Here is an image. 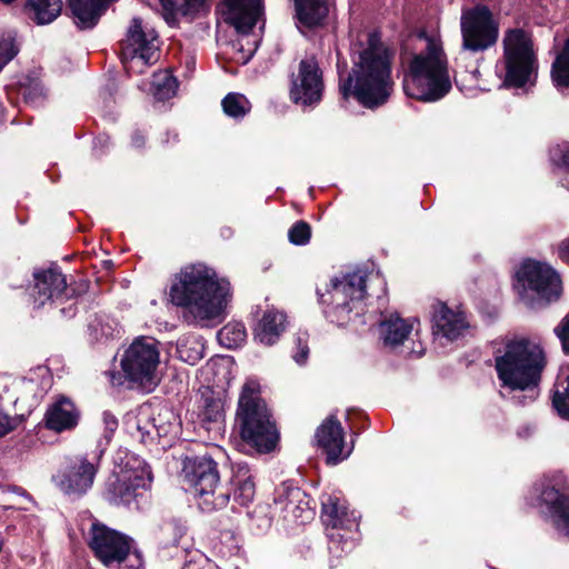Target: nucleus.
I'll return each mask as SVG.
<instances>
[{
    "label": "nucleus",
    "mask_w": 569,
    "mask_h": 569,
    "mask_svg": "<svg viewBox=\"0 0 569 569\" xmlns=\"http://www.w3.org/2000/svg\"><path fill=\"white\" fill-rule=\"evenodd\" d=\"M181 569H218L211 563H206L203 566H200L199 563L194 561L187 562Z\"/></svg>",
    "instance_id": "nucleus-46"
},
{
    "label": "nucleus",
    "mask_w": 569,
    "mask_h": 569,
    "mask_svg": "<svg viewBox=\"0 0 569 569\" xmlns=\"http://www.w3.org/2000/svg\"><path fill=\"white\" fill-rule=\"evenodd\" d=\"M200 359V355L197 353L194 357H191V361L194 362L196 360Z\"/></svg>",
    "instance_id": "nucleus-50"
},
{
    "label": "nucleus",
    "mask_w": 569,
    "mask_h": 569,
    "mask_svg": "<svg viewBox=\"0 0 569 569\" xmlns=\"http://www.w3.org/2000/svg\"><path fill=\"white\" fill-rule=\"evenodd\" d=\"M132 142L136 147H142L144 144V138L140 133H136L132 137Z\"/></svg>",
    "instance_id": "nucleus-47"
},
{
    "label": "nucleus",
    "mask_w": 569,
    "mask_h": 569,
    "mask_svg": "<svg viewBox=\"0 0 569 569\" xmlns=\"http://www.w3.org/2000/svg\"><path fill=\"white\" fill-rule=\"evenodd\" d=\"M403 90L408 97L428 102L443 98L451 90L447 56L438 40L427 38L426 50L412 58Z\"/></svg>",
    "instance_id": "nucleus-5"
},
{
    "label": "nucleus",
    "mask_w": 569,
    "mask_h": 569,
    "mask_svg": "<svg viewBox=\"0 0 569 569\" xmlns=\"http://www.w3.org/2000/svg\"><path fill=\"white\" fill-rule=\"evenodd\" d=\"M323 90L322 72L315 57L300 60L297 72L290 77V99L302 106L320 101Z\"/></svg>",
    "instance_id": "nucleus-13"
},
{
    "label": "nucleus",
    "mask_w": 569,
    "mask_h": 569,
    "mask_svg": "<svg viewBox=\"0 0 569 569\" xmlns=\"http://www.w3.org/2000/svg\"><path fill=\"white\" fill-rule=\"evenodd\" d=\"M111 382H112V385H117V386H120L123 383L121 380V377H117L114 373H111Z\"/></svg>",
    "instance_id": "nucleus-48"
},
{
    "label": "nucleus",
    "mask_w": 569,
    "mask_h": 569,
    "mask_svg": "<svg viewBox=\"0 0 569 569\" xmlns=\"http://www.w3.org/2000/svg\"><path fill=\"white\" fill-rule=\"evenodd\" d=\"M236 422L241 439L257 452L268 453L277 447L279 430L256 380H247L241 388Z\"/></svg>",
    "instance_id": "nucleus-4"
},
{
    "label": "nucleus",
    "mask_w": 569,
    "mask_h": 569,
    "mask_svg": "<svg viewBox=\"0 0 569 569\" xmlns=\"http://www.w3.org/2000/svg\"><path fill=\"white\" fill-rule=\"evenodd\" d=\"M528 398L530 399V401H532L535 399V396L530 395Z\"/></svg>",
    "instance_id": "nucleus-52"
},
{
    "label": "nucleus",
    "mask_w": 569,
    "mask_h": 569,
    "mask_svg": "<svg viewBox=\"0 0 569 569\" xmlns=\"http://www.w3.org/2000/svg\"><path fill=\"white\" fill-rule=\"evenodd\" d=\"M16 0H0V2L4 3V4H10L12 2H14Z\"/></svg>",
    "instance_id": "nucleus-49"
},
{
    "label": "nucleus",
    "mask_w": 569,
    "mask_h": 569,
    "mask_svg": "<svg viewBox=\"0 0 569 569\" xmlns=\"http://www.w3.org/2000/svg\"><path fill=\"white\" fill-rule=\"evenodd\" d=\"M33 302L42 307L47 302H62L73 297L74 290L67 284L66 277L58 268H48L33 272Z\"/></svg>",
    "instance_id": "nucleus-15"
},
{
    "label": "nucleus",
    "mask_w": 569,
    "mask_h": 569,
    "mask_svg": "<svg viewBox=\"0 0 569 569\" xmlns=\"http://www.w3.org/2000/svg\"><path fill=\"white\" fill-rule=\"evenodd\" d=\"M550 161L569 171V142L562 141L552 146L549 150Z\"/></svg>",
    "instance_id": "nucleus-36"
},
{
    "label": "nucleus",
    "mask_w": 569,
    "mask_h": 569,
    "mask_svg": "<svg viewBox=\"0 0 569 569\" xmlns=\"http://www.w3.org/2000/svg\"><path fill=\"white\" fill-rule=\"evenodd\" d=\"M88 545L104 566H110L114 562L121 563L128 558L132 539L96 521L89 530Z\"/></svg>",
    "instance_id": "nucleus-12"
},
{
    "label": "nucleus",
    "mask_w": 569,
    "mask_h": 569,
    "mask_svg": "<svg viewBox=\"0 0 569 569\" xmlns=\"http://www.w3.org/2000/svg\"><path fill=\"white\" fill-rule=\"evenodd\" d=\"M298 20L306 27L319 26L328 14L327 0H295Z\"/></svg>",
    "instance_id": "nucleus-27"
},
{
    "label": "nucleus",
    "mask_w": 569,
    "mask_h": 569,
    "mask_svg": "<svg viewBox=\"0 0 569 569\" xmlns=\"http://www.w3.org/2000/svg\"><path fill=\"white\" fill-rule=\"evenodd\" d=\"M433 333L453 341L468 329L466 317L460 311H453L442 302L433 306Z\"/></svg>",
    "instance_id": "nucleus-21"
},
{
    "label": "nucleus",
    "mask_w": 569,
    "mask_h": 569,
    "mask_svg": "<svg viewBox=\"0 0 569 569\" xmlns=\"http://www.w3.org/2000/svg\"><path fill=\"white\" fill-rule=\"evenodd\" d=\"M557 254L561 261L569 263V237L559 242Z\"/></svg>",
    "instance_id": "nucleus-45"
},
{
    "label": "nucleus",
    "mask_w": 569,
    "mask_h": 569,
    "mask_svg": "<svg viewBox=\"0 0 569 569\" xmlns=\"http://www.w3.org/2000/svg\"><path fill=\"white\" fill-rule=\"evenodd\" d=\"M366 296V276L361 271L346 274L341 280L332 284L330 291V303L338 318L345 320L356 303H359Z\"/></svg>",
    "instance_id": "nucleus-16"
},
{
    "label": "nucleus",
    "mask_w": 569,
    "mask_h": 569,
    "mask_svg": "<svg viewBox=\"0 0 569 569\" xmlns=\"http://www.w3.org/2000/svg\"><path fill=\"white\" fill-rule=\"evenodd\" d=\"M322 520L327 527H347L348 511L337 497H327L322 501Z\"/></svg>",
    "instance_id": "nucleus-30"
},
{
    "label": "nucleus",
    "mask_w": 569,
    "mask_h": 569,
    "mask_svg": "<svg viewBox=\"0 0 569 569\" xmlns=\"http://www.w3.org/2000/svg\"><path fill=\"white\" fill-rule=\"evenodd\" d=\"M151 481L149 466L136 456H128L119 472L107 482V499L114 505H130L150 488Z\"/></svg>",
    "instance_id": "nucleus-10"
},
{
    "label": "nucleus",
    "mask_w": 569,
    "mask_h": 569,
    "mask_svg": "<svg viewBox=\"0 0 569 569\" xmlns=\"http://www.w3.org/2000/svg\"><path fill=\"white\" fill-rule=\"evenodd\" d=\"M308 338L309 335L307 332H298L295 337L293 343H295V351L292 353V358L299 365H302L306 362L309 356V346H308Z\"/></svg>",
    "instance_id": "nucleus-40"
},
{
    "label": "nucleus",
    "mask_w": 569,
    "mask_h": 569,
    "mask_svg": "<svg viewBox=\"0 0 569 569\" xmlns=\"http://www.w3.org/2000/svg\"><path fill=\"white\" fill-rule=\"evenodd\" d=\"M126 429L131 438L141 443L154 440L156 437H166L172 429L170 422H162V416L153 418L148 409H140L137 415H129L126 419Z\"/></svg>",
    "instance_id": "nucleus-20"
},
{
    "label": "nucleus",
    "mask_w": 569,
    "mask_h": 569,
    "mask_svg": "<svg viewBox=\"0 0 569 569\" xmlns=\"http://www.w3.org/2000/svg\"><path fill=\"white\" fill-rule=\"evenodd\" d=\"M286 329V316L276 310L263 313L254 328V339L264 346H272Z\"/></svg>",
    "instance_id": "nucleus-26"
},
{
    "label": "nucleus",
    "mask_w": 569,
    "mask_h": 569,
    "mask_svg": "<svg viewBox=\"0 0 569 569\" xmlns=\"http://www.w3.org/2000/svg\"><path fill=\"white\" fill-rule=\"evenodd\" d=\"M202 420L207 422H217L223 416L222 403L219 399L213 397L204 398V405L202 408Z\"/></svg>",
    "instance_id": "nucleus-38"
},
{
    "label": "nucleus",
    "mask_w": 569,
    "mask_h": 569,
    "mask_svg": "<svg viewBox=\"0 0 569 569\" xmlns=\"http://www.w3.org/2000/svg\"><path fill=\"white\" fill-rule=\"evenodd\" d=\"M154 97L158 100L164 101L176 94L177 80L169 72H162L154 76L153 79Z\"/></svg>",
    "instance_id": "nucleus-34"
},
{
    "label": "nucleus",
    "mask_w": 569,
    "mask_h": 569,
    "mask_svg": "<svg viewBox=\"0 0 569 569\" xmlns=\"http://www.w3.org/2000/svg\"><path fill=\"white\" fill-rule=\"evenodd\" d=\"M221 13L238 33L248 34L262 13L261 0H224Z\"/></svg>",
    "instance_id": "nucleus-19"
},
{
    "label": "nucleus",
    "mask_w": 569,
    "mask_h": 569,
    "mask_svg": "<svg viewBox=\"0 0 569 569\" xmlns=\"http://www.w3.org/2000/svg\"><path fill=\"white\" fill-rule=\"evenodd\" d=\"M206 0H184V6L188 11H196L204 4ZM162 8V16L167 23L174 26L178 21L177 9L173 0H160Z\"/></svg>",
    "instance_id": "nucleus-35"
},
{
    "label": "nucleus",
    "mask_w": 569,
    "mask_h": 569,
    "mask_svg": "<svg viewBox=\"0 0 569 569\" xmlns=\"http://www.w3.org/2000/svg\"><path fill=\"white\" fill-rule=\"evenodd\" d=\"M502 48L506 84L523 87L537 63L531 36L521 28H509L503 33Z\"/></svg>",
    "instance_id": "nucleus-7"
},
{
    "label": "nucleus",
    "mask_w": 569,
    "mask_h": 569,
    "mask_svg": "<svg viewBox=\"0 0 569 569\" xmlns=\"http://www.w3.org/2000/svg\"><path fill=\"white\" fill-rule=\"evenodd\" d=\"M461 50L482 53L492 48L499 38V22L483 4L466 9L460 18Z\"/></svg>",
    "instance_id": "nucleus-9"
},
{
    "label": "nucleus",
    "mask_w": 569,
    "mask_h": 569,
    "mask_svg": "<svg viewBox=\"0 0 569 569\" xmlns=\"http://www.w3.org/2000/svg\"><path fill=\"white\" fill-rule=\"evenodd\" d=\"M102 423L106 432L104 437L107 441H109L114 430L118 428V420L112 413L106 411L102 415Z\"/></svg>",
    "instance_id": "nucleus-43"
},
{
    "label": "nucleus",
    "mask_w": 569,
    "mask_h": 569,
    "mask_svg": "<svg viewBox=\"0 0 569 569\" xmlns=\"http://www.w3.org/2000/svg\"><path fill=\"white\" fill-rule=\"evenodd\" d=\"M251 56H252V52H250V53L244 58V60H243V61H244V62H247V61L250 59V57H251Z\"/></svg>",
    "instance_id": "nucleus-51"
},
{
    "label": "nucleus",
    "mask_w": 569,
    "mask_h": 569,
    "mask_svg": "<svg viewBox=\"0 0 569 569\" xmlns=\"http://www.w3.org/2000/svg\"><path fill=\"white\" fill-rule=\"evenodd\" d=\"M555 333L561 341L565 353H569V313L555 328Z\"/></svg>",
    "instance_id": "nucleus-42"
},
{
    "label": "nucleus",
    "mask_w": 569,
    "mask_h": 569,
    "mask_svg": "<svg viewBox=\"0 0 569 569\" xmlns=\"http://www.w3.org/2000/svg\"><path fill=\"white\" fill-rule=\"evenodd\" d=\"M547 366L542 348L527 338L511 340L503 355L496 357L495 368L503 387L533 392Z\"/></svg>",
    "instance_id": "nucleus-6"
},
{
    "label": "nucleus",
    "mask_w": 569,
    "mask_h": 569,
    "mask_svg": "<svg viewBox=\"0 0 569 569\" xmlns=\"http://www.w3.org/2000/svg\"><path fill=\"white\" fill-rule=\"evenodd\" d=\"M541 500L548 507L553 528L560 535L569 537V496L547 488L541 493Z\"/></svg>",
    "instance_id": "nucleus-23"
},
{
    "label": "nucleus",
    "mask_w": 569,
    "mask_h": 569,
    "mask_svg": "<svg viewBox=\"0 0 569 569\" xmlns=\"http://www.w3.org/2000/svg\"><path fill=\"white\" fill-rule=\"evenodd\" d=\"M221 104L224 113L232 118H242L250 110L249 101L240 93H228Z\"/></svg>",
    "instance_id": "nucleus-33"
},
{
    "label": "nucleus",
    "mask_w": 569,
    "mask_h": 569,
    "mask_svg": "<svg viewBox=\"0 0 569 569\" xmlns=\"http://www.w3.org/2000/svg\"><path fill=\"white\" fill-rule=\"evenodd\" d=\"M519 278L529 290L546 301L557 300L561 295L560 276L547 263L538 261L523 263Z\"/></svg>",
    "instance_id": "nucleus-14"
},
{
    "label": "nucleus",
    "mask_w": 569,
    "mask_h": 569,
    "mask_svg": "<svg viewBox=\"0 0 569 569\" xmlns=\"http://www.w3.org/2000/svg\"><path fill=\"white\" fill-rule=\"evenodd\" d=\"M157 36L144 31L141 20L133 18L126 38L120 43L121 62L128 73H142L158 59Z\"/></svg>",
    "instance_id": "nucleus-11"
},
{
    "label": "nucleus",
    "mask_w": 569,
    "mask_h": 569,
    "mask_svg": "<svg viewBox=\"0 0 569 569\" xmlns=\"http://www.w3.org/2000/svg\"><path fill=\"white\" fill-rule=\"evenodd\" d=\"M416 320H407L398 315H390L379 323L380 338L385 346L395 348L407 340L413 330Z\"/></svg>",
    "instance_id": "nucleus-24"
},
{
    "label": "nucleus",
    "mask_w": 569,
    "mask_h": 569,
    "mask_svg": "<svg viewBox=\"0 0 569 569\" xmlns=\"http://www.w3.org/2000/svg\"><path fill=\"white\" fill-rule=\"evenodd\" d=\"M391 61L392 52L381 41L379 33L370 32L366 47L359 52L351 72L340 87L343 97L352 94L369 109L385 104L395 87Z\"/></svg>",
    "instance_id": "nucleus-2"
},
{
    "label": "nucleus",
    "mask_w": 569,
    "mask_h": 569,
    "mask_svg": "<svg viewBox=\"0 0 569 569\" xmlns=\"http://www.w3.org/2000/svg\"><path fill=\"white\" fill-rule=\"evenodd\" d=\"M16 420L0 411V438L12 431Z\"/></svg>",
    "instance_id": "nucleus-44"
},
{
    "label": "nucleus",
    "mask_w": 569,
    "mask_h": 569,
    "mask_svg": "<svg viewBox=\"0 0 569 569\" xmlns=\"http://www.w3.org/2000/svg\"><path fill=\"white\" fill-rule=\"evenodd\" d=\"M90 335L93 339L100 340L102 338H108L112 335L111 325L106 321L102 317H97L89 325Z\"/></svg>",
    "instance_id": "nucleus-41"
},
{
    "label": "nucleus",
    "mask_w": 569,
    "mask_h": 569,
    "mask_svg": "<svg viewBox=\"0 0 569 569\" xmlns=\"http://www.w3.org/2000/svg\"><path fill=\"white\" fill-rule=\"evenodd\" d=\"M61 0H28L29 18L37 24L43 26L54 21L61 13Z\"/></svg>",
    "instance_id": "nucleus-29"
},
{
    "label": "nucleus",
    "mask_w": 569,
    "mask_h": 569,
    "mask_svg": "<svg viewBox=\"0 0 569 569\" xmlns=\"http://www.w3.org/2000/svg\"><path fill=\"white\" fill-rule=\"evenodd\" d=\"M182 475L193 487L200 508L213 511L224 508L231 492L233 499L241 506L249 505L256 493V486L246 465H238L233 470L231 487L220 483L217 463L207 456L186 457L182 463Z\"/></svg>",
    "instance_id": "nucleus-3"
},
{
    "label": "nucleus",
    "mask_w": 569,
    "mask_h": 569,
    "mask_svg": "<svg viewBox=\"0 0 569 569\" xmlns=\"http://www.w3.org/2000/svg\"><path fill=\"white\" fill-rule=\"evenodd\" d=\"M44 417L48 429L62 432L71 430L78 425L80 411L70 399L60 397L49 406Z\"/></svg>",
    "instance_id": "nucleus-22"
},
{
    "label": "nucleus",
    "mask_w": 569,
    "mask_h": 569,
    "mask_svg": "<svg viewBox=\"0 0 569 569\" xmlns=\"http://www.w3.org/2000/svg\"><path fill=\"white\" fill-rule=\"evenodd\" d=\"M316 440L318 447L326 453L328 465H337L347 459L353 448L345 441V432L340 421L335 417H328L317 429Z\"/></svg>",
    "instance_id": "nucleus-18"
},
{
    "label": "nucleus",
    "mask_w": 569,
    "mask_h": 569,
    "mask_svg": "<svg viewBox=\"0 0 569 569\" xmlns=\"http://www.w3.org/2000/svg\"><path fill=\"white\" fill-rule=\"evenodd\" d=\"M97 466L87 457L76 456L68 460L63 472L54 477L57 486L68 495H82L93 483Z\"/></svg>",
    "instance_id": "nucleus-17"
},
{
    "label": "nucleus",
    "mask_w": 569,
    "mask_h": 569,
    "mask_svg": "<svg viewBox=\"0 0 569 569\" xmlns=\"http://www.w3.org/2000/svg\"><path fill=\"white\" fill-rule=\"evenodd\" d=\"M159 363L158 342L148 337L136 338L124 350L120 360L124 379L144 389H151L157 385Z\"/></svg>",
    "instance_id": "nucleus-8"
},
{
    "label": "nucleus",
    "mask_w": 569,
    "mask_h": 569,
    "mask_svg": "<svg viewBox=\"0 0 569 569\" xmlns=\"http://www.w3.org/2000/svg\"><path fill=\"white\" fill-rule=\"evenodd\" d=\"M551 77L557 87H569V38L552 63Z\"/></svg>",
    "instance_id": "nucleus-31"
},
{
    "label": "nucleus",
    "mask_w": 569,
    "mask_h": 569,
    "mask_svg": "<svg viewBox=\"0 0 569 569\" xmlns=\"http://www.w3.org/2000/svg\"><path fill=\"white\" fill-rule=\"evenodd\" d=\"M109 0H68L76 24L80 29L93 28Z\"/></svg>",
    "instance_id": "nucleus-25"
},
{
    "label": "nucleus",
    "mask_w": 569,
    "mask_h": 569,
    "mask_svg": "<svg viewBox=\"0 0 569 569\" xmlns=\"http://www.w3.org/2000/svg\"><path fill=\"white\" fill-rule=\"evenodd\" d=\"M276 502L292 515H306V518H310L313 515V511L308 506L309 500L306 493L299 488L284 487L276 498Z\"/></svg>",
    "instance_id": "nucleus-28"
},
{
    "label": "nucleus",
    "mask_w": 569,
    "mask_h": 569,
    "mask_svg": "<svg viewBox=\"0 0 569 569\" xmlns=\"http://www.w3.org/2000/svg\"><path fill=\"white\" fill-rule=\"evenodd\" d=\"M247 337L246 329L241 323H228L218 332V340L226 348L232 349L244 342Z\"/></svg>",
    "instance_id": "nucleus-32"
},
{
    "label": "nucleus",
    "mask_w": 569,
    "mask_h": 569,
    "mask_svg": "<svg viewBox=\"0 0 569 569\" xmlns=\"http://www.w3.org/2000/svg\"><path fill=\"white\" fill-rule=\"evenodd\" d=\"M230 298V282L203 262L184 264L171 279L169 299L192 323L220 319Z\"/></svg>",
    "instance_id": "nucleus-1"
},
{
    "label": "nucleus",
    "mask_w": 569,
    "mask_h": 569,
    "mask_svg": "<svg viewBox=\"0 0 569 569\" xmlns=\"http://www.w3.org/2000/svg\"><path fill=\"white\" fill-rule=\"evenodd\" d=\"M563 390H557L552 398V403L559 416L569 420V376L566 379Z\"/></svg>",
    "instance_id": "nucleus-39"
},
{
    "label": "nucleus",
    "mask_w": 569,
    "mask_h": 569,
    "mask_svg": "<svg viewBox=\"0 0 569 569\" xmlns=\"http://www.w3.org/2000/svg\"><path fill=\"white\" fill-rule=\"evenodd\" d=\"M288 238L296 246H305L311 238V228L307 222L298 221L289 229Z\"/></svg>",
    "instance_id": "nucleus-37"
}]
</instances>
